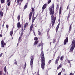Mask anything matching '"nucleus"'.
<instances>
[{
    "label": "nucleus",
    "mask_w": 75,
    "mask_h": 75,
    "mask_svg": "<svg viewBox=\"0 0 75 75\" xmlns=\"http://www.w3.org/2000/svg\"><path fill=\"white\" fill-rule=\"evenodd\" d=\"M52 6V7L51 6L49 8V10L50 11V14L52 15L51 18L52 20V26L53 27H54L55 22V20H56V16H55L54 17V4L53 3Z\"/></svg>",
    "instance_id": "obj_1"
},
{
    "label": "nucleus",
    "mask_w": 75,
    "mask_h": 75,
    "mask_svg": "<svg viewBox=\"0 0 75 75\" xmlns=\"http://www.w3.org/2000/svg\"><path fill=\"white\" fill-rule=\"evenodd\" d=\"M41 66L42 69H44L45 68V57L44 53H41Z\"/></svg>",
    "instance_id": "obj_2"
},
{
    "label": "nucleus",
    "mask_w": 75,
    "mask_h": 75,
    "mask_svg": "<svg viewBox=\"0 0 75 75\" xmlns=\"http://www.w3.org/2000/svg\"><path fill=\"white\" fill-rule=\"evenodd\" d=\"M71 45H72L71 47L70 48L69 52H72L74 50V48L75 47V38L73 40V41H72Z\"/></svg>",
    "instance_id": "obj_3"
},
{
    "label": "nucleus",
    "mask_w": 75,
    "mask_h": 75,
    "mask_svg": "<svg viewBox=\"0 0 75 75\" xmlns=\"http://www.w3.org/2000/svg\"><path fill=\"white\" fill-rule=\"evenodd\" d=\"M30 65L31 68H33V62H34V56H30Z\"/></svg>",
    "instance_id": "obj_4"
},
{
    "label": "nucleus",
    "mask_w": 75,
    "mask_h": 75,
    "mask_svg": "<svg viewBox=\"0 0 75 75\" xmlns=\"http://www.w3.org/2000/svg\"><path fill=\"white\" fill-rule=\"evenodd\" d=\"M38 38L37 37H35L34 38V40L35 41L33 43V46H35V45H37V44L38 43Z\"/></svg>",
    "instance_id": "obj_5"
},
{
    "label": "nucleus",
    "mask_w": 75,
    "mask_h": 75,
    "mask_svg": "<svg viewBox=\"0 0 75 75\" xmlns=\"http://www.w3.org/2000/svg\"><path fill=\"white\" fill-rule=\"evenodd\" d=\"M34 8H33L32 9V12H31L30 13L29 15V20H30L31 19V17L32 16V14H33V12L34 11Z\"/></svg>",
    "instance_id": "obj_6"
},
{
    "label": "nucleus",
    "mask_w": 75,
    "mask_h": 75,
    "mask_svg": "<svg viewBox=\"0 0 75 75\" xmlns=\"http://www.w3.org/2000/svg\"><path fill=\"white\" fill-rule=\"evenodd\" d=\"M60 58V57L58 56L57 58H56V59L55 60L54 62V64H58V62L59 61V59Z\"/></svg>",
    "instance_id": "obj_7"
},
{
    "label": "nucleus",
    "mask_w": 75,
    "mask_h": 75,
    "mask_svg": "<svg viewBox=\"0 0 75 75\" xmlns=\"http://www.w3.org/2000/svg\"><path fill=\"white\" fill-rule=\"evenodd\" d=\"M68 42V37H67L66 38V39L64 40V45L67 44V42Z\"/></svg>",
    "instance_id": "obj_8"
},
{
    "label": "nucleus",
    "mask_w": 75,
    "mask_h": 75,
    "mask_svg": "<svg viewBox=\"0 0 75 75\" xmlns=\"http://www.w3.org/2000/svg\"><path fill=\"white\" fill-rule=\"evenodd\" d=\"M6 43L4 42V40H2L1 41V47H2V48H3V47H4V45H6Z\"/></svg>",
    "instance_id": "obj_9"
},
{
    "label": "nucleus",
    "mask_w": 75,
    "mask_h": 75,
    "mask_svg": "<svg viewBox=\"0 0 75 75\" xmlns=\"http://www.w3.org/2000/svg\"><path fill=\"white\" fill-rule=\"evenodd\" d=\"M47 4H44V5H43L42 7V9L43 11L45 10V9L46 8V7H47Z\"/></svg>",
    "instance_id": "obj_10"
},
{
    "label": "nucleus",
    "mask_w": 75,
    "mask_h": 75,
    "mask_svg": "<svg viewBox=\"0 0 75 75\" xmlns=\"http://www.w3.org/2000/svg\"><path fill=\"white\" fill-rule=\"evenodd\" d=\"M72 23L71 24L69 27V33L71 32V30H72Z\"/></svg>",
    "instance_id": "obj_11"
},
{
    "label": "nucleus",
    "mask_w": 75,
    "mask_h": 75,
    "mask_svg": "<svg viewBox=\"0 0 75 75\" xmlns=\"http://www.w3.org/2000/svg\"><path fill=\"white\" fill-rule=\"evenodd\" d=\"M17 26L18 28L20 29L21 28V24H20V23L19 22L17 24Z\"/></svg>",
    "instance_id": "obj_12"
},
{
    "label": "nucleus",
    "mask_w": 75,
    "mask_h": 75,
    "mask_svg": "<svg viewBox=\"0 0 75 75\" xmlns=\"http://www.w3.org/2000/svg\"><path fill=\"white\" fill-rule=\"evenodd\" d=\"M70 16H71V11H69V14L68 15V16L67 17V21H68L69 20V18H70Z\"/></svg>",
    "instance_id": "obj_13"
},
{
    "label": "nucleus",
    "mask_w": 75,
    "mask_h": 75,
    "mask_svg": "<svg viewBox=\"0 0 75 75\" xmlns=\"http://www.w3.org/2000/svg\"><path fill=\"white\" fill-rule=\"evenodd\" d=\"M33 26H34V25L33 24H32L30 28V33H31V31H32L33 28Z\"/></svg>",
    "instance_id": "obj_14"
},
{
    "label": "nucleus",
    "mask_w": 75,
    "mask_h": 75,
    "mask_svg": "<svg viewBox=\"0 0 75 75\" xmlns=\"http://www.w3.org/2000/svg\"><path fill=\"white\" fill-rule=\"evenodd\" d=\"M59 25H60L59 23H58V25L56 27V33H57V31H58V28H59Z\"/></svg>",
    "instance_id": "obj_15"
},
{
    "label": "nucleus",
    "mask_w": 75,
    "mask_h": 75,
    "mask_svg": "<svg viewBox=\"0 0 75 75\" xmlns=\"http://www.w3.org/2000/svg\"><path fill=\"white\" fill-rule=\"evenodd\" d=\"M62 67V64H60L58 66H57V70H58V69H60V68H61Z\"/></svg>",
    "instance_id": "obj_16"
},
{
    "label": "nucleus",
    "mask_w": 75,
    "mask_h": 75,
    "mask_svg": "<svg viewBox=\"0 0 75 75\" xmlns=\"http://www.w3.org/2000/svg\"><path fill=\"white\" fill-rule=\"evenodd\" d=\"M61 13H62V7H60L59 8V15L60 16L61 15Z\"/></svg>",
    "instance_id": "obj_17"
},
{
    "label": "nucleus",
    "mask_w": 75,
    "mask_h": 75,
    "mask_svg": "<svg viewBox=\"0 0 75 75\" xmlns=\"http://www.w3.org/2000/svg\"><path fill=\"white\" fill-rule=\"evenodd\" d=\"M56 41H57V39L56 38H54L53 40L52 43L54 44L56 42Z\"/></svg>",
    "instance_id": "obj_18"
},
{
    "label": "nucleus",
    "mask_w": 75,
    "mask_h": 75,
    "mask_svg": "<svg viewBox=\"0 0 75 75\" xmlns=\"http://www.w3.org/2000/svg\"><path fill=\"white\" fill-rule=\"evenodd\" d=\"M13 30H12L10 32V34L11 36H12V35H13Z\"/></svg>",
    "instance_id": "obj_19"
},
{
    "label": "nucleus",
    "mask_w": 75,
    "mask_h": 75,
    "mask_svg": "<svg viewBox=\"0 0 75 75\" xmlns=\"http://www.w3.org/2000/svg\"><path fill=\"white\" fill-rule=\"evenodd\" d=\"M35 18H36V17H32V23H33L34 22V21H35Z\"/></svg>",
    "instance_id": "obj_20"
},
{
    "label": "nucleus",
    "mask_w": 75,
    "mask_h": 75,
    "mask_svg": "<svg viewBox=\"0 0 75 75\" xmlns=\"http://www.w3.org/2000/svg\"><path fill=\"white\" fill-rule=\"evenodd\" d=\"M0 16L1 17H3V12L2 11H0Z\"/></svg>",
    "instance_id": "obj_21"
},
{
    "label": "nucleus",
    "mask_w": 75,
    "mask_h": 75,
    "mask_svg": "<svg viewBox=\"0 0 75 75\" xmlns=\"http://www.w3.org/2000/svg\"><path fill=\"white\" fill-rule=\"evenodd\" d=\"M28 23H26L24 24V28H26L27 27V26H28Z\"/></svg>",
    "instance_id": "obj_22"
},
{
    "label": "nucleus",
    "mask_w": 75,
    "mask_h": 75,
    "mask_svg": "<svg viewBox=\"0 0 75 75\" xmlns=\"http://www.w3.org/2000/svg\"><path fill=\"white\" fill-rule=\"evenodd\" d=\"M64 56H62V57H60V61H63V60L64 59Z\"/></svg>",
    "instance_id": "obj_23"
},
{
    "label": "nucleus",
    "mask_w": 75,
    "mask_h": 75,
    "mask_svg": "<svg viewBox=\"0 0 75 75\" xmlns=\"http://www.w3.org/2000/svg\"><path fill=\"white\" fill-rule=\"evenodd\" d=\"M28 5V3H27L24 7V9H25L27 7V5Z\"/></svg>",
    "instance_id": "obj_24"
},
{
    "label": "nucleus",
    "mask_w": 75,
    "mask_h": 75,
    "mask_svg": "<svg viewBox=\"0 0 75 75\" xmlns=\"http://www.w3.org/2000/svg\"><path fill=\"white\" fill-rule=\"evenodd\" d=\"M59 4H57V7H56V9L57 10H58L59 8Z\"/></svg>",
    "instance_id": "obj_25"
},
{
    "label": "nucleus",
    "mask_w": 75,
    "mask_h": 75,
    "mask_svg": "<svg viewBox=\"0 0 75 75\" xmlns=\"http://www.w3.org/2000/svg\"><path fill=\"white\" fill-rule=\"evenodd\" d=\"M41 45V43H38L37 44V47H40Z\"/></svg>",
    "instance_id": "obj_26"
},
{
    "label": "nucleus",
    "mask_w": 75,
    "mask_h": 75,
    "mask_svg": "<svg viewBox=\"0 0 75 75\" xmlns=\"http://www.w3.org/2000/svg\"><path fill=\"white\" fill-rule=\"evenodd\" d=\"M53 58L52 60H51L49 61L48 63V65H50V63H51V61H52V60H53Z\"/></svg>",
    "instance_id": "obj_27"
},
{
    "label": "nucleus",
    "mask_w": 75,
    "mask_h": 75,
    "mask_svg": "<svg viewBox=\"0 0 75 75\" xmlns=\"http://www.w3.org/2000/svg\"><path fill=\"white\" fill-rule=\"evenodd\" d=\"M4 70L5 72L6 73V66L4 68Z\"/></svg>",
    "instance_id": "obj_28"
},
{
    "label": "nucleus",
    "mask_w": 75,
    "mask_h": 75,
    "mask_svg": "<svg viewBox=\"0 0 75 75\" xmlns=\"http://www.w3.org/2000/svg\"><path fill=\"white\" fill-rule=\"evenodd\" d=\"M5 0H1V3H4Z\"/></svg>",
    "instance_id": "obj_29"
},
{
    "label": "nucleus",
    "mask_w": 75,
    "mask_h": 75,
    "mask_svg": "<svg viewBox=\"0 0 75 75\" xmlns=\"http://www.w3.org/2000/svg\"><path fill=\"white\" fill-rule=\"evenodd\" d=\"M51 2V0H49L47 2V4H49Z\"/></svg>",
    "instance_id": "obj_30"
},
{
    "label": "nucleus",
    "mask_w": 75,
    "mask_h": 75,
    "mask_svg": "<svg viewBox=\"0 0 75 75\" xmlns=\"http://www.w3.org/2000/svg\"><path fill=\"white\" fill-rule=\"evenodd\" d=\"M14 62L15 64H16V65H17V61H16V60H15L14 61Z\"/></svg>",
    "instance_id": "obj_31"
},
{
    "label": "nucleus",
    "mask_w": 75,
    "mask_h": 75,
    "mask_svg": "<svg viewBox=\"0 0 75 75\" xmlns=\"http://www.w3.org/2000/svg\"><path fill=\"white\" fill-rule=\"evenodd\" d=\"M11 4V1L9 2L7 4V5L8 6H10Z\"/></svg>",
    "instance_id": "obj_32"
},
{
    "label": "nucleus",
    "mask_w": 75,
    "mask_h": 75,
    "mask_svg": "<svg viewBox=\"0 0 75 75\" xmlns=\"http://www.w3.org/2000/svg\"><path fill=\"white\" fill-rule=\"evenodd\" d=\"M4 24H5V22L4 21H3V23L2 25V27L3 28H4Z\"/></svg>",
    "instance_id": "obj_33"
},
{
    "label": "nucleus",
    "mask_w": 75,
    "mask_h": 75,
    "mask_svg": "<svg viewBox=\"0 0 75 75\" xmlns=\"http://www.w3.org/2000/svg\"><path fill=\"white\" fill-rule=\"evenodd\" d=\"M20 15H19L18 16V17H17V18L18 20V21H19V20H20Z\"/></svg>",
    "instance_id": "obj_34"
},
{
    "label": "nucleus",
    "mask_w": 75,
    "mask_h": 75,
    "mask_svg": "<svg viewBox=\"0 0 75 75\" xmlns=\"http://www.w3.org/2000/svg\"><path fill=\"white\" fill-rule=\"evenodd\" d=\"M21 36H20L19 37V39H18V41H20V40H21Z\"/></svg>",
    "instance_id": "obj_35"
},
{
    "label": "nucleus",
    "mask_w": 75,
    "mask_h": 75,
    "mask_svg": "<svg viewBox=\"0 0 75 75\" xmlns=\"http://www.w3.org/2000/svg\"><path fill=\"white\" fill-rule=\"evenodd\" d=\"M2 74H3V71H0V75H1Z\"/></svg>",
    "instance_id": "obj_36"
},
{
    "label": "nucleus",
    "mask_w": 75,
    "mask_h": 75,
    "mask_svg": "<svg viewBox=\"0 0 75 75\" xmlns=\"http://www.w3.org/2000/svg\"><path fill=\"white\" fill-rule=\"evenodd\" d=\"M26 66H27V64H26V63H25V65L24 67V69H25V68H26Z\"/></svg>",
    "instance_id": "obj_37"
},
{
    "label": "nucleus",
    "mask_w": 75,
    "mask_h": 75,
    "mask_svg": "<svg viewBox=\"0 0 75 75\" xmlns=\"http://www.w3.org/2000/svg\"><path fill=\"white\" fill-rule=\"evenodd\" d=\"M23 29H24L23 30ZM24 30H25V28H24V29L23 28H22V32H23V31H24Z\"/></svg>",
    "instance_id": "obj_38"
},
{
    "label": "nucleus",
    "mask_w": 75,
    "mask_h": 75,
    "mask_svg": "<svg viewBox=\"0 0 75 75\" xmlns=\"http://www.w3.org/2000/svg\"><path fill=\"white\" fill-rule=\"evenodd\" d=\"M21 35H20V36H21V37H22V36H23V32H22V33H21Z\"/></svg>",
    "instance_id": "obj_39"
},
{
    "label": "nucleus",
    "mask_w": 75,
    "mask_h": 75,
    "mask_svg": "<svg viewBox=\"0 0 75 75\" xmlns=\"http://www.w3.org/2000/svg\"><path fill=\"white\" fill-rule=\"evenodd\" d=\"M67 61H68V63H69H69H71V60H69V59H68L67 60Z\"/></svg>",
    "instance_id": "obj_40"
},
{
    "label": "nucleus",
    "mask_w": 75,
    "mask_h": 75,
    "mask_svg": "<svg viewBox=\"0 0 75 75\" xmlns=\"http://www.w3.org/2000/svg\"><path fill=\"white\" fill-rule=\"evenodd\" d=\"M6 28H7V29H8V25L6 24Z\"/></svg>",
    "instance_id": "obj_41"
},
{
    "label": "nucleus",
    "mask_w": 75,
    "mask_h": 75,
    "mask_svg": "<svg viewBox=\"0 0 75 75\" xmlns=\"http://www.w3.org/2000/svg\"><path fill=\"white\" fill-rule=\"evenodd\" d=\"M20 0H17V4H19V2H20Z\"/></svg>",
    "instance_id": "obj_42"
},
{
    "label": "nucleus",
    "mask_w": 75,
    "mask_h": 75,
    "mask_svg": "<svg viewBox=\"0 0 75 75\" xmlns=\"http://www.w3.org/2000/svg\"><path fill=\"white\" fill-rule=\"evenodd\" d=\"M69 9V4L68 5L67 7V10H68Z\"/></svg>",
    "instance_id": "obj_43"
},
{
    "label": "nucleus",
    "mask_w": 75,
    "mask_h": 75,
    "mask_svg": "<svg viewBox=\"0 0 75 75\" xmlns=\"http://www.w3.org/2000/svg\"><path fill=\"white\" fill-rule=\"evenodd\" d=\"M38 32H39V33H38L39 35H41V33L39 31H38Z\"/></svg>",
    "instance_id": "obj_44"
},
{
    "label": "nucleus",
    "mask_w": 75,
    "mask_h": 75,
    "mask_svg": "<svg viewBox=\"0 0 75 75\" xmlns=\"http://www.w3.org/2000/svg\"><path fill=\"white\" fill-rule=\"evenodd\" d=\"M2 55H3V53H2L0 54V58L2 56Z\"/></svg>",
    "instance_id": "obj_45"
},
{
    "label": "nucleus",
    "mask_w": 75,
    "mask_h": 75,
    "mask_svg": "<svg viewBox=\"0 0 75 75\" xmlns=\"http://www.w3.org/2000/svg\"><path fill=\"white\" fill-rule=\"evenodd\" d=\"M65 69H63V72H65Z\"/></svg>",
    "instance_id": "obj_46"
},
{
    "label": "nucleus",
    "mask_w": 75,
    "mask_h": 75,
    "mask_svg": "<svg viewBox=\"0 0 75 75\" xmlns=\"http://www.w3.org/2000/svg\"><path fill=\"white\" fill-rule=\"evenodd\" d=\"M61 72H60L59 73L58 75H61Z\"/></svg>",
    "instance_id": "obj_47"
},
{
    "label": "nucleus",
    "mask_w": 75,
    "mask_h": 75,
    "mask_svg": "<svg viewBox=\"0 0 75 75\" xmlns=\"http://www.w3.org/2000/svg\"><path fill=\"white\" fill-rule=\"evenodd\" d=\"M10 0H7L6 3H8V2H10Z\"/></svg>",
    "instance_id": "obj_48"
},
{
    "label": "nucleus",
    "mask_w": 75,
    "mask_h": 75,
    "mask_svg": "<svg viewBox=\"0 0 75 75\" xmlns=\"http://www.w3.org/2000/svg\"><path fill=\"white\" fill-rule=\"evenodd\" d=\"M21 3H19V5L20 6H19V7H20V6H21Z\"/></svg>",
    "instance_id": "obj_49"
},
{
    "label": "nucleus",
    "mask_w": 75,
    "mask_h": 75,
    "mask_svg": "<svg viewBox=\"0 0 75 75\" xmlns=\"http://www.w3.org/2000/svg\"><path fill=\"white\" fill-rule=\"evenodd\" d=\"M70 66L69 67V68H71V64H70Z\"/></svg>",
    "instance_id": "obj_50"
},
{
    "label": "nucleus",
    "mask_w": 75,
    "mask_h": 75,
    "mask_svg": "<svg viewBox=\"0 0 75 75\" xmlns=\"http://www.w3.org/2000/svg\"><path fill=\"white\" fill-rule=\"evenodd\" d=\"M69 75H73V74L71 72L70 73Z\"/></svg>",
    "instance_id": "obj_51"
},
{
    "label": "nucleus",
    "mask_w": 75,
    "mask_h": 75,
    "mask_svg": "<svg viewBox=\"0 0 75 75\" xmlns=\"http://www.w3.org/2000/svg\"><path fill=\"white\" fill-rule=\"evenodd\" d=\"M38 74H39V70L38 71V72H37V75H38Z\"/></svg>",
    "instance_id": "obj_52"
},
{
    "label": "nucleus",
    "mask_w": 75,
    "mask_h": 75,
    "mask_svg": "<svg viewBox=\"0 0 75 75\" xmlns=\"http://www.w3.org/2000/svg\"><path fill=\"white\" fill-rule=\"evenodd\" d=\"M33 33H34V35H35V32H34V31H33Z\"/></svg>",
    "instance_id": "obj_53"
},
{
    "label": "nucleus",
    "mask_w": 75,
    "mask_h": 75,
    "mask_svg": "<svg viewBox=\"0 0 75 75\" xmlns=\"http://www.w3.org/2000/svg\"><path fill=\"white\" fill-rule=\"evenodd\" d=\"M24 0H20V1L21 2H23V1Z\"/></svg>",
    "instance_id": "obj_54"
},
{
    "label": "nucleus",
    "mask_w": 75,
    "mask_h": 75,
    "mask_svg": "<svg viewBox=\"0 0 75 75\" xmlns=\"http://www.w3.org/2000/svg\"><path fill=\"white\" fill-rule=\"evenodd\" d=\"M0 37H3V35H2L0 34Z\"/></svg>",
    "instance_id": "obj_55"
},
{
    "label": "nucleus",
    "mask_w": 75,
    "mask_h": 75,
    "mask_svg": "<svg viewBox=\"0 0 75 75\" xmlns=\"http://www.w3.org/2000/svg\"><path fill=\"white\" fill-rule=\"evenodd\" d=\"M7 10H8V8L7 7V6H6V11H7Z\"/></svg>",
    "instance_id": "obj_56"
},
{
    "label": "nucleus",
    "mask_w": 75,
    "mask_h": 75,
    "mask_svg": "<svg viewBox=\"0 0 75 75\" xmlns=\"http://www.w3.org/2000/svg\"><path fill=\"white\" fill-rule=\"evenodd\" d=\"M32 17H34V14H33V15Z\"/></svg>",
    "instance_id": "obj_57"
},
{
    "label": "nucleus",
    "mask_w": 75,
    "mask_h": 75,
    "mask_svg": "<svg viewBox=\"0 0 75 75\" xmlns=\"http://www.w3.org/2000/svg\"><path fill=\"white\" fill-rule=\"evenodd\" d=\"M52 43V42H50V45H51V43Z\"/></svg>",
    "instance_id": "obj_58"
},
{
    "label": "nucleus",
    "mask_w": 75,
    "mask_h": 75,
    "mask_svg": "<svg viewBox=\"0 0 75 75\" xmlns=\"http://www.w3.org/2000/svg\"><path fill=\"white\" fill-rule=\"evenodd\" d=\"M16 1H17V0H15V3H16Z\"/></svg>",
    "instance_id": "obj_59"
},
{
    "label": "nucleus",
    "mask_w": 75,
    "mask_h": 75,
    "mask_svg": "<svg viewBox=\"0 0 75 75\" xmlns=\"http://www.w3.org/2000/svg\"><path fill=\"white\" fill-rule=\"evenodd\" d=\"M47 38H50V36H49V37Z\"/></svg>",
    "instance_id": "obj_60"
},
{
    "label": "nucleus",
    "mask_w": 75,
    "mask_h": 75,
    "mask_svg": "<svg viewBox=\"0 0 75 75\" xmlns=\"http://www.w3.org/2000/svg\"><path fill=\"white\" fill-rule=\"evenodd\" d=\"M35 12H34L33 13V15H34V14H35Z\"/></svg>",
    "instance_id": "obj_61"
},
{
    "label": "nucleus",
    "mask_w": 75,
    "mask_h": 75,
    "mask_svg": "<svg viewBox=\"0 0 75 75\" xmlns=\"http://www.w3.org/2000/svg\"><path fill=\"white\" fill-rule=\"evenodd\" d=\"M38 16V14H37V15L36 17H37Z\"/></svg>",
    "instance_id": "obj_62"
},
{
    "label": "nucleus",
    "mask_w": 75,
    "mask_h": 75,
    "mask_svg": "<svg viewBox=\"0 0 75 75\" xmlns=\"http://www.w3.org/2000/svg\"><path fill=\"white\" fill-rule=\"evenodd\" d=\"M3 8L2 9H1V10L2 11H3Z\"/></svg>",
    "instance_id": "obj_63"
},
{
    "label": "nucleus",
    "mask_w": 75,
    "mask_h": 75,
    "mask_svg": "<svg viewBox=\"0 0 75 75\" xmlns=\"http://www.w3.org/2000/svg\"><path fill=\"white\" fill-rule=\"evenodd\" d=\"M4 75H6V74L5 73V74H4Z\"/></svg>",
    "instance_id": "obj_64"
}]
</instances>
